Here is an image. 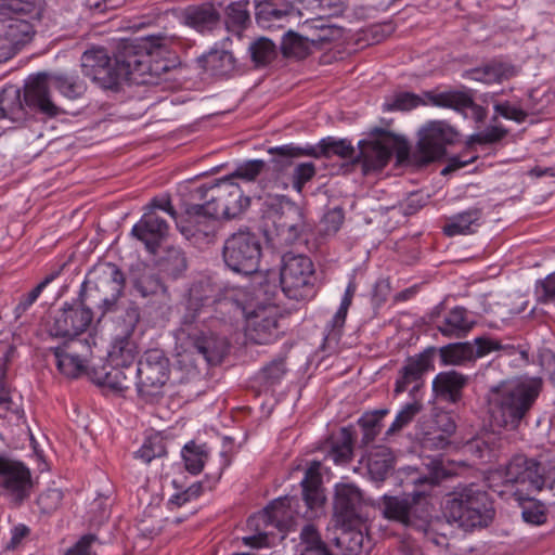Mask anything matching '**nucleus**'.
Masks as SVG:
<instances>
[{"mask_svg": "<svg viewBox=\"0 0 555 555\" xmlns=\"http://www.w3.org/2000/svg\"><path fill=\"white\" fill-rule=\"evenodd\" d=\"M169 225L156 211L146 210L132 228V234L144 243L146 249L155 254L160 242L167 236Z\"/></svg>", "mask_w": 555, "mask_h": 555, "instance_id": "23", "label": "nucleus"}, {"mask_svg": "<svg viewBox=\"0 0 555 555\" xmlns=\"http://www.w3.org/2000/svg\"><path fill=\"white\" fill-rule=\"evenodd\" d=\"M133 287L143 298L157 302L159 307H167L171 300L168 287L156 273H142L133 281Z\"/></svg>", "mask_w": 555, "mask_h": 555, "instance_id": "28", "label": "nucleus"}, {"mask_svg": "<svg viewBox=\"0 0 555 555\" xmlns=\"http://www.w3.org/2000/svg\"><path fill=\"white\" fill-rule=\"evenodd\" d=\"M138 348L132 336L117 335L108 352V362L112 365L135 366Z\"/></svg>", "mask_w": 555, "mask_h": 555, "instance_id": "36", "label": "nucleus"}, {"mask_svg": "<svg viewBox=\"0 0 555 555\" xmlns=\"http://www.w3.org/2000/svg\"><path fill=\"white\" fill-rule=\"evenodd\" d=\"M270 218L281 245L296 243L306 228L301 208L284 196L275 198V203L271 204Z\"/></svg>", "mask_w": 555, "mask_h": 555, "instance_id": "13", "label": "nucleus"}, {"mask_svg": "<svg viewBox=\"0 0 555 555\" xmlns=\"http://www.w3.org/2000/svg\"><path fill=\"white\" fill-rule=\"evenodd\" d=\"M191 199L195 203L185 205V215L190 222L201 219H233L240 216L250 204L241 186L230 178L216 183L199 185L191 191Z\"/></svg>", "mask_w": 555, "mask_h": 555, "instance_id": "3", "label": "nucleus"}, {"mask_svg": "<svg viewBox=\"0 0 555 555\" xmlns=\"http://www.w3.org/2000/svg\"><path fill=\"white\" fill-rule=\"evenodd\" d=\"M158 41L149 38L121 39L114 54L117 86L122 80L135 83H147V76H152V55L159 49Z\"/></svg>", "mask_w": 555, "mask_h": 555, "instance_id": "7", "label": "nucleus"}, {"mask_svg": "<svg viewBox=\"0 0 555 555\" xmlns=\"http://www.w3.org/2000/svg\"><path fill=\"white\" fill-rule=\"evenodd\" d=\"M345 219L344 210L340 207H335L328 210L322 218L321 224L323 227V231L326 234L336 233Z\"/></svg>", "mask_w": 555, "mask_h": 555, "instance_id": "64", "label": "nucleus"}, {"mask_svg": "<svg viewBox=\"0 0 555 555\" xmlns=\"http://www.w3.org/2000/svg\"><path fill=\"white\" fill-rule=\"evenodd\" d=\"M320 464L314 462L305 473L301 480L302 498L307 506L312 509L322 505L324 496L320 491L321 475L319 473Z\"/></svg>", "mask_w": 555, "mask_h": 555, "instance_id": "37", "label": "nucleus"}, {"mask_svg": "<svg viewBox=\"0 0 555 555\" xmlns=\"http://www.w3.org/2000/svg\"><path fill=\"white\" fill-rule=\"evenodd\" d=\"M270 156L268 164L273 171L283 172L293 165L294 159L300 157H326L328 158L327 141H321L317 145L299 147L294 144H284L276 147H269L267 151Z\"/></svg>", "mask_w": 555, "mask_h": 555, "instance_id": "19", "label": "nucleus"}, {"mask_svg": "<svg viewBox=\"0 0 555 555\" xmlns=\"http://www.w3.org/2000/svg\"><path fill=\"white\" fill-rule=\"evenodd\" d=\"M167 453L163 437L153 435L149 437L137 452L138 456L146 464L156 457L165 456Z\"/></svg>", "mask_w": 555, "mask_h": 555, "instance_id": "53", "label": "nucleus"}, {"mask_svg": "<svg viewBox=\"0 0 555 555\" xmlns=\"http://www.w3.org/2000/svg\"><path fill=\"white\" fill-rule=\"evenodd\" d=\"M482 209L469 208L466 211L454 215L443 227V233L448 236L465 235L476 231L481 225Z\"/></svg>", "mask_w": 555, "mask_h": 555, "instance_id": "32", "label": "nucleus"}, {"mask_svg": "<svg viewBox=\"0 0 555 555\" xmlns=\"http://www.w3.org/2000/svg\"><path fill=\"white\" fill-rule=\"evenodd\" d=\"M317 175V168L312 162H304L298 164L292 175V185L300 193L305 188L306 183L311 181Z\"/></svg>", "mask_w": 555, "mask_h": 555, "instance_id": "56", "label": "nucleus"}, {"mask_svg": "<svg viewBox=\"0 0 555 555\" xmlns=\"http://www.w3.org/2000/svg\"><path fill=\"white\" fill-rule=\"evenodd\" d=\"M297 502L295 496H282L272 501L267 507L266 513L271 522H280L289 517L288 511Z\"/></svg>", "mask_w": 555, "mask_h": 555, "instance_id": "54", "label": "nucleus"}, {"mask_svg": "<svg viewBox=\"0 0 555 555\" xmlns=\"http://www.w3.org/2000/svg\"><path fill=\"white\" fill-rule=\"evenodd\" d=\"M300 555H334L311 524L305 525L300 531Z\"/></svg>", "mask_w": 555, "mask_h": 555, "instance_id": "38", "label": "nucleus"}, {"mask_svg": "<svg viewBox=\"0 0 555 555\" xmlns=\"http://www.w3.org/2000/svg\"><path fill=\"white\" fill-rule=\"evenodd\" d=\"M333 505L336 521L344 528L354 529L362 524L363 495L354 485H337Z\"/></svg>", "mask_w": 555, "mask_h": 555, "instance_id": "16", "label": "nucleus"}, {"mask_svg": "<svg viewBox=\"0 0 555 555\" xmlns=\"http://www.w3.org/2000/svg\"><path fill=\"white\" fill-rule=\"evenodd\" d=\"M514 66L492 61L483 66L472 68L463 73V77L487 85L500 83L515 76Z\"/></svg>", "mask_w": 555, "mask_h": 555, "instance_id": "29", "label": "nucleus"}, {"mask_svg": "<svg viewBox=\"0 0 555 555\" xmlns=\"http://www.w3.org/2000/svg\"><path fill=\"white\" fill-rule=\"evenodd\" d=\"M443 365H461L473 360L472 343H454L437 348Z\"/></svg>", "mask_w": 555, "mask_h": 555, "instance_id": "41", "label": "nucleus"}, {"mask_svg": "<svg viewBox=\"0 0 555 555\" xmlns=\"http://www.w3.org/2000/svg\"><path fill=\"white\" fill-rule=\"evenodd\" d=\"M50 82V76L44 73L29 77L24 86L23 101L18 87L3 88L0 91V121L20 127L27 119L28 112L56 116L60 109L51 100Z\"/></svg>", "mask_w": 555, "mask_h": 555, "instance_id": "4", "label": "nucleus"}, {"mask_svg": "<svg viewBox=\"0 0 555 555\" xmlns=\"http://www.w3.org/2000/svg\"><path fill=\"white\" fill-rule=\"evenodd\" d=\"M16 467L14 474L4 480L2 495L15 506H20L29 499L34 485L29 468L25 464Z\"/></svg>", "mask_w": 555, "mask_h": 555, "instance_id": "25", "label": "nucleus"}, {"mask_svg": "<svg viewBox=\"0 0 555 555\" xmlns=\"http://www.w3.org/2000/svg\"><path fill=\"white\" fill-rule=\"evenodd\" d=\"M377 506L385 519L406 528H421L429 517L427 496L421 491L402 495L384 494Z\"/></svg>", "mask_w": 555, "mask_h": 555, "instance_id": "8", "label": "nucleus"}, {"mask_svg": "<svg viewBox=\"0 0 555 555\" xmlns=\"http://www.w3.org/2000/svg\"><path fill=\"white\" fill-rule=\"evenodd\" d=\"M158 264L165 273L177 278L186 269V258L180 248L170 246L164 250Z\"/></svg>", "mask_w": 555, "mask_h": 555, "instance_id": "45", "label": "nucleus"}, {"mask_svg": "<svg viewBox=\"0 0 555 555\" xmlns=\"http://www.w3.org/2000/svg\"><path fill=\"white\" fill-rule=\"evenodd\" d=\"M60 272L61 269L51 272L35 288L22 297L21 301L15 308L17 317L24 313L37 300L41 292L59 276Z\"/></svg>", "mask_w": 555, "mask_h": 555, "instance_id": "55", "label": "nucleus"}, {"mask_svg": "<svg viewBox=\"0 0 555 555\" xmlns=\"http://www.w3.org/2000/svg\"><path fill=\"white\" fill-rule=\"evenodd\" d=\"M203 62L205 70L214 76H225L235 67L232 53L224 50L209 52L204 56Z\"/></svg>", "mask_w": 555, "mask_h": 555, "instance_id": "40", "label": "nucleus"}, {"mask_svg": "<svg viewBox=\"0 0 555 555\" xmlns=\"http://www.w3.org/2000/svg\"><path fill=\"white\" fill-rule=\"evenodd\" d=\"M422 409L423 404L420 401H413L405 404L397 414L395 421L387 429L386 435L390 436L400 431L413 421V418L422 411Z\"/></svg>", "mask_w": 555, "mask_h": 555, "instance_id": "52", "label": "nucleus"}, {"mask_svg": "<svg viewBox=\"0 0 555 555\" xmlns=\"http://www.w3.org/2000/svg\"><path fill=\"white\" fill-rule=\"evenodd\" d=\"M501 348V340L488 336H480L474 339L472 344L473 360L482 358L492 351Z\"/></svg>", "mask_w": 555, "mask_h": 555, "instance_id": "62", "label": "nucleus"}, {"mask_svg": "<svg viewBox=\"0 0 555 555\" xmlns=\"http://www.w3.org/2000/svg\"><path fill=\"white\" fill-rule=\"evenodd\" d=\"M423 530L424 537L427 542L436 545L439 548L447 550L450 545V533L451 525L448 521L437 519L435 521L427 522L424 520L423 527L416 528Z\"/></svg>", "mask_w": 555, "mask_h": 555, "instance_id": "39", "label": "nucleus"}, {"mask_svg": "<svg viewBox=\"0 0 555 555\" xmlns=\"http://www.w3.org/2000/svg\"><path fill=\"white\" fill-rule=\"evenodd\" d=\"M397 142L399 143L396 151L397 162L420 168L440 159L446 153V146L442 143H453L454 141H417L412 151L408 144L409 141Z\"/></svg>", "mask_w": 555, "mask_h": 555, "instance_id": "20", "label": "nucleus"}, {"mask_svg": "<svg viewBox=\"0 0 555 555\" xmlns=\"http://www.w3.org/2000/svg\"><path fill=\"white\" fill-rule=\"evenodd\" d=\"M367 474L371 480L380 483L386 480L393 469V457L386 447H378L371 451L366 461Z\"/></svg>", "mask_w": 555, "mask_h": 555, "instance_id": "35", "label": "nucleus"}, {"mask_svg": "<svg viewBox=\"0 0 555 555\" xmlns=\"http://www.w3.org/2000/svg\"><path fill=\"white\" fill-rule=\"evenodd\" d=\"M544 467L525 454H515L504 466L505 482L527 486L529 491H541L545 483Z\"/></svg>", "mask_w": 555, "mask_h": 555, "instance_id": "17", "label": "nucleus"}, {"mask_svg": "<svg viewBox=\"0 0 555 555\" xmlns=\"http://www.w3.org/2000/svg\"><path fill=\"white\" fill-rule=\"evenodd\" d=\"M457 135L456 129L447 120H428L417 130V139H453Z\"/></svg>", "mask_w": 555, "mask_h": 555, "instance_id": "46", "label": "nucleus"}, {"mask_svg": "<svg viewBox=\"0 0 555 555\" xmlns=\"http://www.w3.org/2000/svg\"><path fill=\"white\" fill-rule=\"evenodd\" d=\"M59 371L69 377L77 378L87 371V363L82 360L69 354L59 347L51 348Z\"/></svg>", "mask_w": 555, "mask_h": 555, "instance_id": "43", "label": "nucleus"}, {"mask_svg": "<svg viewBox=\"0 0 555 555\" xmlns=\"http://www.w3.org/2000/svg\"><path fill=\"white\" fill-rule=\"evenodd\" d=\"M495 438L488 436L487 438H476L466 443V450L477 459L485 462H492L499 457V452L495 448Z\"/></svg>", "mask_w": 555, "mask_h": 555, "instance_id": "51", "label": "nucleus"}, {"mask_svg": "<svg viewBox=\"0 0 555 555\" xmlns=\"http://www.w3.org/2000/svg\"><path fill=\"white\" fill-rule=\"evenodd\" d=\"M63 500V492L60 489L51 488L39 494L37 504L42 513L55 511Z\"/></svg>", "mask_w": 555, "mask_h": 555, "instance_id": "60", "label": "nucleus"}, {"mask_svg": "<svg viewBox=\"0 0 555 555\" xmlns=\"http://www.w3.org/2000/svg\"><path fill=\"white\" fill-rule=\"evenodd\" d=\"M220 22V14L211 4L189 7L184 11V23L199 33L211 31Z\"/></svg>", "mask_w": 555, "mask_h": 555, "instance_id": "31", "label": "nucleus"}, {"mask_svg": "<svg viewBox=\"0 0 555 555\" xmlns=\"http://www.w3.org/2000/svg\"><path fill=\"white\" fill-rule=\"evenodd\" d=\"M93 319L92 307L83 305L78 298L73 304H65L54 312L49 325V333L53 337L73 338L83 333Z\"/></svg>", "mask_w": 555, "mask_h": 555, "instance_id": "14", "label": "nucleus"}, {"mask_svg": "<svg viewBox=\"0 0 555 555\" xmlns=\"http://www.w3.org/2000/svg\"><path fill=\"white\" fill-rule=\"evenodd\" d=\"M384 141H358L354 147L351 141H327L328 158L338 156L352 164L361 163L364 173L382 170L389 162L392 151Z\"/></svg>", "mask_w": 555, "mask_h": 555, "instance_id": "11", "label": "nucleus"}, {"mask_svg": "<svg viewBox=\"0 0 555 555\" xmlns=\"http://www.w3.org/2000/svg\"><path fill=\"white\" fill-rule=\"evenodd\" d=\"M261 255L262 247L259 237L248 230H238L224 241L223 261L235 273L243 275L256 273Z\"/></svg>", "mask_w": 555, "mask_h": 555, "instance_id": "9", "label": "nucleus"}, {"mask_svg": "<svg viewBox=\"0 0 555 555\" xmlns=\"http://www.w3.org/2000/svg\"><path fill=\"white\" fill-rule=\"evenodd\" d=\"M314 267L305 255L286 253L282 257L280 284L283 293L291 299L304 300L313 293Z\"/></svg>", "mask_w": 555, "mask_h": 555, "instance_id": "12", "label": "nucleus"}, {"mask_svg": "<svg viewBox=\"0 0 555 555\" xmlns=\"http://www.w3.org/2000/svg\"><path fill=\"white\" fill-rule=\"evenodd\" d=\"M300 14L288 2L275 3L271 0H262L256 4V21L262 27H271L287 16Z\"/></svg>", "mask_w": 555, "mask_h": 555, "instance_id": "30", "label": "nucleus"}, {"mask_svg": "<svg viewBox=\"0 0 555 555\" xmlns=\"http://www.w3.org/2000/svg\"><path fill=\"white\" fill-rule=\"evenodd\" d=\"M227 23L243 28L249 22V13L246 3L232 2L227 8Z\"/></svg>", "mask_w": 555, "mask_h": 555, "instance_id": "61", "label": "nucleus"}, {"mask_svg": "<svg viewBox=\"0 0 555 555\" xmlns=\"http://www.w3.org/2000/svg\"><path fill=\"white\" fill-rule=\"evenodd\" d=\"M67 339L68 340L59 348L88 363L92 353L89 341L87 339H75V337Z\"/></svg>", "mask_w": 555, "mask_h": 555, "instance_id": "58", "label": "nucleus"}, {"mask_svg": "<svg viewBox=\"0 0 555 555\" xmlns=\"http://www.w3.org/2000/svg\"><path fill=\"white\" fill-rule=\"evenodd\" d=\"M436 356L437 348L430 346L422 352L409 357L405 360V364L399 371L395 392L400 393L405 391L410 384L420 382L427 372L434 371Z\"/></svg>", "mask_w": 555, "mask_h": 555, "instance_id": "21", "label": "nucleus"}, {"mask_svg": "<svg viewBox=\"0 0 555 555\" xmlns=\"http://www.w3.org/2000/svg\"><path fill=\"white\" fill-rule=\"evenodd\" d=\"M425 96L430 101L433 106L452 108L457 112L470 109L472 116L476 121H482L487 117V111L482 106L476 104L472 94L463 90H447L436 92L428 90Z\"/></svg>", "mask_w": 555, "mask_h": 555, "instance_id": "22", "label": "nucleus"}, {"mask_svg": "<svg viewBox=\"0 0 555 555\" xmlns=\"http://www.w3.org/2000/svg\"><path fill=\"white\" fill-rule=\"evenodd\" d=\"M517 500L521 507L522 519L530 525H542L546 521V511L544 505L532 498H524L516 492Z\"/></svg>", "mask_w": 555, "mask_h": 555, "instance_id": "48", "label": "nucleus"}, {"mask_svg": "<svg viewBox=\"0 0 555 555\" xmlns=\"http://www.w3.org/2000/svg\"><path fill=\"white\" fill-rule=\"evenodd\" d=\"M3 2L8 10L22 15V18L29 20L31 23L41 18L42 0H3Z\"/></svg>", "mask_w": 555, "mask_h": 555, "instance_id": "50", "label": "nucleus"}, {"mask_svg": "<svg viewBox=\"0 0 555 555\" xmlns=\"http://www.w3.org/2000/svg\"><path fill=\"white\" fill-rule=\"evenodd\" d=\"M125 286L126 276L117 264L100 262L88 272L79 292V299L104 315L116 309Z\"/></svg>", "mask_w": 555, "mask_h": 555, "instance_id": "5", "label": "nucleus"}, {"mask_svg": "<svg viewBox=\"0 0 555 555\" xmlns=\"http://www.w3.org/2000/svg\"><path fill=\"white\" fill-rule=\"evenodd\" d=\"M425 92L416 94L410 91H395L385 98L382 109L383 112H410L420 106L431 105Z\"/></svg>", "mask_w": 555, "mask_h": 555, "instance_id": "33", "label": "nucleus"}, {"mask_svg": "<svg viewBox=\"0 0 555 555\" xmlns=\"http://www.w3.org/2000/svg\"><path fill=\"white\" fill-rule=\"evenodd\" d=\"M266 162L262 159L246 160L240 164L233 176L246 181H254L264 169Z\"/></svg>", "mask_w": 555, "mask_h": 555, "instance_id": "59", "label": "nucleus"}, {"mask_svg": "<svg viewBox=\"0 0 555 555\" xmlns=\"http://www.w3.org/2000/svg\"><path fill=\"white\" fill-rule=\"evenodd\" d=\"M81 69L86 77H89L101 88H117L116 67L104 48H93L86 51L81 56Z\"/></svg>", "mask_w": 555, "mask_h": 555, "instance_id": "18", "label": "nucleus"}, {"mask_svg": "<svg viewBox=\"0 0 555 555\" xmlns=\"http://www.w3.org/2000/svg\"><path fill=\"white\" fill-rule=\"evenodd\" d=\"M109 370L103 366L100 372L94 371L93 382L100 386L108 387L113 390L124 391L135 385V366L112 365Z\"/></svg>", "mask_w": 555, "mask_h": 555, "instance_id": "26", "label": "nucleus"}, {"mask_svg": "<svg viewBox=\"0 0 555 555\" xmlns=\"http://www.w3.org/2000/svg\"><path fill=\"white\" fill-rule=\"evenodd\" d=\"M276 306H259L247 314L246 336L257 345H269L279 339L282 334Z\"/></svg>", "mask_w": 555, "mask_h": 555, "instance_id": "15", "label": "nucleus"}, {"mask_svg": "<svg viewBox=\"0 0 555 555\" xmlns=\"http://www.w3.org/2000/svg\"><path fill=\"white\" fill-rule=\"evenodd\" d=\"M446 514L461 527H487L495 511L489 494L475 485L452 492L446 501Z\"/></svg>", "mask_w": 555, "mask_h": 555, "instance_id": "6", "label": "nucleus"}, {"mask_svg": "<svg viewBox=\"0 0 555 555\" xmlns=\"http://www.w3.org/2000/svg\"><path fill=\"white\" fill-rule=\"evenodd\" d=\"M541 390V378L504 380L491 387L488 403L492 423L499 427L517 429Z\"/></svg>", "mask_w": 555, "mask_h": 555, "instance_id": "2", "label": "nucleus"}, {"mask_svg": "<svg viewBox=\"0 0 555 555\" xmlns=\"http://www.w3.org/2000/svg\"><path fill=\"white\" fill-rule=\"evenodd\" d=\"M474 322L468 319L467 310L462 307L453 308L437 325V330L446 337H464L473 327Z\"/></svg>", "mask_w": 555, "mask_h": 555, "instance_id": "34", "label": "nucleus"}, {"mask_svg": "<svg viewBox=\"0 0 555 555\" xmlns=\"http://www.w3.org/2000/svg\"><path fill=\"white\" fill-rule=\"evenodd\" d=\"M281 49L285 56L304 57L306 55L304 36L288 33L282 41Z\"/></svg>", "mask_w": 555, "mask_h": 555, "instance_id": "57", "label": "nucleus"}, {"mask_svg": "<svg viewBox=\"0 0 555 555\" xmlns=\"http://www.w3.org/2000/svg\"><path fill=\"white\" fill-rule=\"evenodd\" d=\"M210 298L203 296L198 287L190 289L186 311L182 317L181 328L183 350L178 353V363L188 371L199 370L201 364L217 365L228 352L227 341L211 333H206L191 325L196 321L202 308Z\"/></svg>", "mask_w": 555, "mask_h": 555, "instance_id": "1", "label": "nucleus"}, {"mask_svg": "<svg viewBox=\"0 0 555 555\" xmlns=\"http://www.w3.org/2000/svg\"><path fill=\"white\" fill-rule=\"evenodd\" d=\"M250 59L256 67H262L271 63L278 55L275 43L261 37L249 44Z\"/></svg>", "mask_w": 555, "mask_h": 555, "instance_id": "44", "label": "nucleus"}, {"mask_svg": "<svg viewBox=\"0 0 555 555\" xmlns=\"http://www.w3.org/2000/svg\"><path fill=\"white\" fill-rule=\"evenodd\" d=\"M535 292L539 301L555 305V272L539 281Z\"/></svg>", "mask_w": 555, "mask_h": 555, "instance_id": "63", "label": "nucleus"}, {"mask_svg": "<svg viewBox=\"0 0 555 555\" xmlns=\"http://www.w3.org/2000/svg\"><path fill=\"white\" fill-rule=\"evenodd\" d=\"M34 35L35 27L29 20L20 17L0 18V36L11 42V47L16 53L31 41Z\"/></svg>", "mask_w": 555, "mask_h": 555, "instance_id": "27", "label": "nucleus"}, {"mask_svg": "<svg viewBox=\"0 0 555 555\" xmlns=\"http://www.w3.org/2000/svg\"><path fill=\"white\" fill-rule=\"evenodd\" d=\"M182 457L184 461L185 469L193 474H199L208 457L207 452L203 446L196 444L194 441L188 442L182 449Z\"/></svg>", "mask_w": 555, "mask_h": 555, "instance_id": "47", "label": "nucleus"}, {"mask_svg": "<svg viewBox=\"0 0 555 555\" xmlns=\"http://www.w3.org/2000/svg\"><path fill=\"white\" fill-rule=\"evenodd\" d=\"M135 372L138 395L151 401L163 393L170 375V361L163 350L150 349L135 364Z\"/></svg>", "mask_w": 555, "mask_h": 555, "instance_id": "10", "label": "nucleus"}, {"mask_svg": "<svg viewBox=\"0 0 555 555\" xmlns=\"http://www.w3.org/2000/svg\"><path fill=\"white\" fill-rule=\"evenodd\" d=\"M469 377L455 370L438 373L433 379V391L437 398L450 403H457L463 398V390Z\"/></svg>", "mask_w": 555, "mask_h": 555, "instance_id": "24", "label": "nucleus"}, {"mask_svg": "<svg viewBox=\"0 0 555 555\" xmlns=\"http://www.w3.org/2000/svg\"><path fill=\"white\" fill-rule=\"evenodd\" d=\"M352 442L351 431L346 427L340 428L338 437L332 442L327 457L335 464H347L352 457Z\"/></svg>", "mask_w": 555, "mask_h": 555, "instance_id": "42", "label": "nucleus"}, {"mask_svg": "<svg viewBox=\"0 0 555 555\" xmlns=\"http://www.w3.org/2000/svg\"><path fill=\"white\" fill-rule=\"evenodd\" d=\"M53 86L66 98L75 100L81 96L86 91V85L77 77L72 75H53L50 76Z\"/></svg>", "mask_w": 555, "mask_h": 555, "instance_id": "49", "label": "nucleus"}]
</instances>
